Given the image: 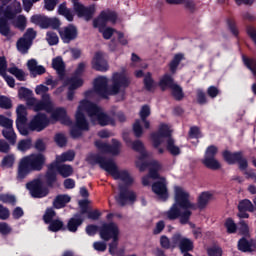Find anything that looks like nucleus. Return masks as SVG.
Returning a JSON list of instances; mask_svg holds the SVG:
<instances>
[{
    "label": "nucleus",
    "instance_id": "1",
    "mask_svg": "<svg viewBox=\"0 0 256 256\" xmlns=\"http://www.w3.org/2000/svg\"><path fill=\"white\" fill-rule=\"evenodd\" d=\"M91 165H99L106 173H109L114 179H120L123 183L118 185L119 194L116 201L120 207H125L127 203H135L137 195L133 190H129V186L133 185V178L127 170L119 171L117 164L113 159H107L99 154H92L87 158Z\"/></svg>",
    "mask_w": 256,
    "mask_h": 256
},
{
    "label": "nucleus",
    "instance_id": "2",
    "mask_svg": "<svg viewBox=\"0 0 256 256\" xmlns=\"http://www.w3.org/2000/svg\"><path fill=\"white\" fill-rule=\"evenodd\" d=\"M189 193L183 188L177 186L175 188L174 203L166 212V217L169 221L180 219L181 225H187L193 215L192 211H197V204L189 200Z\"/></svg>",
    "mask_w": 256,
    "mask_h": 256
},
{
    "label": "nucleus",
    "instance_id": "3",
    "mask_svg": "<svg viewBox=\"0 0 256 256\" xmlns=\"http://www.w3.org/2000/svg\"><path fill=\"white\" fill-rule=\"evenodd\" d=\"M131 85L129 78L122 73L115 72L112 76V85L105 76H99L94 80V91L102 99H109V95H119L121 89H127Z\"/></svg>",
    "mask_w": 256,
    "mask_h": 256
},
{
    "label": "nucleus",
    "instance_id": "4",
    "mask_svg": "<svg viewBox=\"0 0 256 256\" xmlns=\"http://www.w3.org/2000/svg\"><path fill=\"white\" fill-rule=\"evenodd\" d=\"M45 163H47V157H45L43 153H32L22 157L18 163L16 174L17 181L27 179V177L35 171H43Z\"/></svg>",
    "mask_w": 256,
    "mask_h": 256
},
{
    "label": "nucleus",
    "instance_id": "5",
    "mask_svg": "<svg viewBox=\"0 0 256 256\" xmlns=\"http://www.w3.org/2000/svg\"><path fill=\"white\" fill-rule=\"evenodd\" d=\"M57 173L60 177H63V179H67V177H71V175H73V166L59 162L50 163L44 176L45 183L50 189L55 187Z\"/></svg>",
    "mask_w": 256,
    "mask_h": 256
},
{
    "label": "nucleus",
    "instance_id": "6",
    "mask_svg": "<svg viewBox=\"0 0 256 256\" xmlns=\"http://www.w3.org/2000/svg\"><path fill=\"white\" fill-rule=\"evenodd\" d=\"M222 158L227 163V165L238 164V169L245 171L244 175L246 179H253L256 183V173L253 170L247 171L249 168V161L243 156V151L231 152L229 150H224L222 152Z\"/></svg>",
    "mask_w": 256,
    "mask_h": 256
},
{
    "label": "nucleus",
    "instance_id": "7",
    "mask_svg": "<svg viewBox=\"0 0 256 256\" xmlns=\"http://www.w3.org/2000/svg\"><path fill=\"white\" fill-rule=\"evenodd\" d=\"M72 3V9L78 19H84V21H91L93 17H95V13L97 12V7L95 4L86 6L81 3L79 0H70Z\"/></svg>",
    "mask_w": 256,
    "mask_h": 256
},
{
    "label": "nucleus",
    "instance_id": "8",
    "mask_svg": "<svg viewBox=\"0 0 256 256\" xmlns=\"http://www.w3.org/2000/svg\"><path fill=\"white\" fill-rule=\"evenodd\" d=\"M118 18L119 15L115 12V10H102L98 17L93 20V27L94 29H99V33H103V29L107 27V23H112V25H115Z\"/></svg>",
    "mask_w": 256,
    "mask_h": 256
},
{
    "label": "nucleus",
    "instance_id": "9",
    "mask_svg": "<svg viewBox=\"0 0 256 256\" xmlns=\"http://www.w3.org/2000/svg\"><path fill=\"white\" fill-rule=\"evenodd\" d=\"M2 15L3 16H0V35L11 39L13 34H11V25H9V21H13V19L17 17V14H15L13 7L6 6Z\"/></svg>",
    "mask_w": 256,
    "mask_h": 256
},
{
    "label": "nucleus",
    "instance_id": "10",
    "mask_svg": "<svg viewBox=\"0 0 256 256\" xmlns=\"http://www.w3.org/2000/svg\"><path fill=\"white\" fill-rule=\"evenodd\" d=\"M31 23L38 25L40 29H59L61 27V20L57 17L49 18L48 16L35 14L30 18Z\"/></svg>",
    "mask_w": 256,
    "mask_h": 256
},
{
    "label": "nucleus",
    "instance_id": "11",
    "mask_svg": "<svg viewBox=\"0 0 256 256\" xmlns=\"http://www.w3.org/2000/svg\"><path fill=\"white\" fill-rule=\"evenodd\" d=\"M26 189L33 199H43L49 195V186H45L43 180L39 178L27 182Z\"/></svg>",
    "mask_w": 256,
    "mask_h": 256
},
{
    "label": "nucleus",
    "instance_id": "12",
    "mask_svg": "<svg viewBox=\"0 0 256 256\" xmlns=\"http://www.w3.org/2000/svg\"><path fill=\"white\" fill-rule=\"evenodd\" d=\"M0 127H4L2 137L8 141L9 145L12 147L17 145V133H15V129H13V120L0 114Z\"/></svg>",
    "mask_w": 256,
    "mask_h": 256
},
{
    "label": "nucleus",
    "instance_id": "13",
    "mask_svg": "<svg viewBox=\"0 0 256 256\" xmlns=\"http://www.w3.org/2000/svg\"><path fill=\"white\" fill-rule=\"evenodd\" d=\"M16 129L20 135L27 137L29 135V127L27 126V107L19 104L16 109Z\"/></svg>",
    "mask_w": 256,
    "mask_h": 256
},
{
    "label": "nucleus",
    "instance_id": "14",
    "mask_svg": "<svg viewBox=\"0 0 256 256\" xmlns=\"http://www.w3.org/2000/svg\"><path fill=\"white\" fill-rule=\"evenodd\" d=\"M49 117L47 114L38 112L30 121L28 127V133L30 131H37V133H41V131H45L47 127H49Z\"/></svg>",
    "mask_w": 256,
    "mask_h": 256
},
{
    "label": "nucleus",
    "instance_id": "15",
    "mask_svg": "<svg viewBox=\"0 0 256 256\" xmlns=\"http://www.w3.org/2000/svg\"><path fill=\"white\" fill-rule=\"evenodd\" d=\"M56 31H58L61 41L67 45L79 37V30L74 24H68L62 28L59 26Z\"/></svg>",
    "mask_w": 256,
    "mask_h": 256
},
{
    "label": "nucleus",
    "instance_id": "16",
    "mask_svg": "<svg viewBox=\"0 0 256 256\" xmlns=\"http://www.w3.org/2000/svg\"><path fill=\"white\" fill-rule=\"evenodd\" d=\"M150 139L153 143L154 149H159V147H161L163 139H173V137H171L169 125L161 124L157 132L151 133Z\"/></svg>",
    "mask_w": 256,
    "mask_h": 256
},
{
    "label": "nucleus",
    "instance_id": "17",
    "mask_svg": "<svg viewBox=\"0 0 256 256\" xmlns=\"http://www.w3.org/2000/svg\"><path fill=\"white\" fill-rule=\"evenodd\" d=\"M28 107H32L33 111L39 113V111H46V113H53V102H51V95L43 94L41 100L35 98L34 104H29Z\"/></svg>",
    "mask_w": 256,
    "mask_h": 256
},
{
    "label": "nucleus",
    "instance_id": "18",
    "mask_svg": "<svg viewBox=\"0 0 256 256\" xmlns=\"http://www.w3.org/2000/svg\"><path fill=\"white\" fill-rule=\"evenodd\" d=\"M100 237L103 241L119 238V227L114 222L102 224L100 227Z\"/></svg>",
    "mask_w": 256,
    "mask_h": 256
},
{
    "label": "nucleus",
    "instance_id": "19",
    "mask_svg": "<svg viewBox=\"0 0 256 256\" xmlns=\"http://www.w3.org/2000/svg\"><path fill=\"white\" fill-rule=\"evenodd\" d=\"M95 147L102 151V153H110L111 155H119V151L121 149V142L119 140L113 138L112 145L104 143L101 140L95 141Z\"/></svg>",
    "mask_w": 256,
    "mask_h": 256
},
{
    "label": "nucleus",
    "instance_id": "20",
    "mask_svg": "<svg viewBox=\"0 0 256 256\" xmlns=\"http://www.w3.org/2000/svg\"><path fill=\"white\" fill-rule=\"evenodd\" d=\"M79 208H80V215L82 217L84 215H87V219H91V221H99V218L101 217V212L99 210H91L89 207V200L84 199L80 200L78 202Z\"/></svg>",
    "mask_w": 256,
    "mask_h": 256
},
{
    "label": "nucleus",
    "instance_id": "21",
    "mask_svg": "<svg viewBox=\"0 0 256 256\" xmlns=\"http://www.w3.org/2000/svg\"><path fill=\"white\" fill-rule=\"evenodd\" d=\"M152 191L157 195L160 201H167L169 199V189H167V183L165 178H162L160 181H156L152 184Z\"/></svg>",
    "mask_w": 256,
    "mask_h": 256
},
{
    "label": "nucleus",
    "instance_id": "22",
    "mask_svg": "<svg viewBox=\"0 0 256 256\" xmlns=\"http://www.w3.org/2000/svg\"><path fill=\"white\" fill-rule=\"evenodd\" d=\"M78 108L82 112L86 111L91 118L97 117L103 111V108L89 100L80 101Z\"/></svg>",
    "mask_w": 256,
    "mask_h": 256
},
{
    "label": "nucleus",
    "instance_id": "23",
    "mask_svg": "<svg viewBox=\"0 0 256 256\" xmlns=\"http://www.w3.org/2000/svg\"><path fill=\"white\" fill-rule=\"evenodd\" d=\"M92 69L95 71H100L101 73H105V71L109 70V64L103 58V53L96 52L92 59Z\"/></svg>",
    "mask_w": 256,
    "mask_h": 256
},
{
    "label": "nucleus",
    "instance_id": "24",
    "mask_svg": "<svg viewBox=\"0 0 256 256\" xmlns=\"http://www.w3.org/2000/svg\"><path fill=\"white\" fill-rule=\"evenodd\" d=\"M85 217L81 215V212L74 214L67 223V229L70 233H77V229L83 225Z\"/></svg>",
    "mask_w": 256,
    "mask_h": 256
},
{
    "label": "nucleus",
    "instance_id": "25",
    "mask_svg": "<svg viewBox=\"0 0 256 256\" xmlns=\"http://www.w3.org/2000/svg\"><path fill=\"white\" fill-rule=\"evenodd\" d=\"M18 98L21 101H26V105L29 107V105L35 104V97H33V90L27 88V87H20L18 89Z\"/></svg>",
    "mask_w": 256,
    "mask_h": 256
},
{
    "label": "nucleus",
    "instance_id": "26",
    "mask_svg": "<svg viewBox=\"0 0 256 256\" xmlns=\"http://www.w3.org/2000/svg\"><path fill=\"white\" fill-rule=\"evenodd\" d=\"M28 71H30V76L35 79L37 75H44L47 69L44 68L42 65H37V60L30 59L27 62Z\"/></svg>",
    "mask_w": 256,
    "mask_h": 256
},
{
    "label": "nucleus",
    "instance_id": "27",
    "mask_svg": "<svg viewBox=\"0 0 256 256\" xmlns=\"http://www.w3.org/2000/svg\"><path fill=\"white\" fill-rule=\"evenodd\" d=\"M52 119L60 121L62 125H71V118L67 116V110L65 108H56L52 111Z\"/></svg>",
    "mask_w": 256,
    "mask_h": 256
},
{
    "label": "nucleus",
    "instance_id": "28",
    "mask_svg": "<svg viewBox=\"0 0 256 256\" xmlns=\"http://www.w3.org/2000/svg\"><path fill=\"white\" fill-rule=\"evenodd\" d=\"M52 68L56 71L59 79L65 78V62L61 56L53 58Z\"/></svg>",
    "mask_w": 256,
    "mask_h": 256
},
{
    "label": "nucleus",
    "instance_id": "29",
    "mask_svg": "<svg viewBox=\"0 0 256 256\" xmlns=\"http://www.w3.org/2000/svg\"><path fill=\"white\" fill-rule=\"evenodd\" d=\"M75 126H77L78 129L89 131V122L87 121L85 114L79 108L75 114Z\"/></svg>",
    "mask_w": 256,
    "mask_h": 256
},
{
    "label": "nucleus",
    "instance_id": "30",
    "mask_svg": "<svg viewBox=\"0 0 256 256\" xmlns=\"http://www.w3.org/2000/svg\"><path fill=\"white\" fill-rule=\"evenodd\" d=\"M161 91H166L167 89L173 88L176 83L175 79H173V76L171 74H164L158 83Z\"/></svg>",
    "mask_w": 256,
    "mask_h": 256
},
{
    "label": "nucleus",
    "instance_id": "31",
    "mask_svg": "<svg viewBox=\"0 0 256 256\" xmlns=\"http://www.w3.org/2000/svg\"><path fill=\"white\" fill-rule=\"evenodd\" d=\"M96 121L100 127H107V125H115V119L109 116L103 110L96 116Z\"/></svg>",
    "mask_w": 256,
    "mask_h": 256
},
{
    "label": "nucleus",
    "instance_id": "32",
    "mask_svg": "<svg viewBox=\"0 0 256 256\" xmlns=\"http://www.w3.org/2000/svg\"><path fill=\"white\" fill-rule=\"evenodd\" d=\"M71 202V196L67 194H59L55 197L53 201L54 209H63L67 205V203Z\"/></svg>",
    "mask_w": 256,
    "mask_h": 256
},
{
    "label": "nucleus",
    "instance_id": "33",
    "mask_svg": "<svg viewBox=\"0 0 256 256\" xmlns=\"http://www.w3.org/2000/svg\"><path fill=\"white\" fill-rule=\"evenodd\" d=\"M213 199V194L211 192H202L197 200V209L203 210L207 205H209V202Z\"/></svg>",
    "mask_w": 256,
    "mask_h": 256
},
{
    "label": "nucleus",
    "instance_id": "34",
    "mask_svg": "<svg viewBox=\"0 0 256 256\" xmlns=\"http://www.w3.org/2000/svg\"><path fill=\"white\" fill-rule=\"evenodd\" d=\"M238 251L242 253H251L253 251V241L247 240V238L242 237L239 239L238 244Z\"/></svg>",
    "mask_w": 256,
    "mask_h": 256
},
{
    "label": "nucleus",
    "instance_id": "35",
    "mask_svg": "<svg viewBox=\"0 0 256 256\" xmlns=\"http://www.w3.org/2000/svg\"><path fill=\"white\" fill-rule=\"evenodd\" d=\"M144 89H146L149 93H153L155 91L157 84H155V80L153 79V74L151 72L146 73L143 79Z\"/></svg>",
    "mask_w": 256,
    "mask_h": 256
},
{
    "label": "nucleus",
    "instance_id": "36",
    "mask_svg": "<svg viewBox=\"0 0 256 256\" xmlns=\"http://www.w3.org/2000/svg\"><path fill=\"white\" fill-rule=\"evenodd\" d=\"M31 42L27 41L25 38H19L16 42V47L19 53L22 55H27L29 53V49H31Z\"/></svg>",
    "mask_w": 256,
    "mask_h": 256
},
{
    "label": "nucleus",
    "instance_id": "37",
    "mask_svg": "<svg viewBox=\"0 0 256 256\" xmlns=\"http://www.w3.org/2000/svg\"><path fill=\"white\" fill-rule=\"evenodd\" d=\"M58 15H62V17H65L67 21H73L75 15H73V12L71 9L67 8V3L63 2L58 6Z\"/></svg>",
    "mask_w": 256,
    "mask_h": 256
},
{
    "label": "nucleus",
    "instance_id": "38",
    "mask_svg": "<svg viewBox=\"0 0 256 256\" xmlns=\"http://www.w3.org/2000/svg\"><path fill=\"white\" fill-rule=\"evenodd\" d=\"M75 159V151L68 150L61 155H57L53 163H67V161H73Z\"/></svg>",
    "mask_w": 256,
    "mask_h": 256
},
{
    "label": "nucleus",
    "instance_id": "39",
    "mask_svg": "<svg viewBox=\"0 0 256 256\" xmlns=\"http://www.w3.org/2000/svg\"><path fill=\"white\" fill-rule=\"evenodd\" d=\"M65 85H69V89L77 90L79 87H83V79L78 76H72L65 81Z\"/></svg>",
    "mask_w": 256,
    "mask_h": 256
},
{
    "label": "nucleus",
    "instance_id": "40",
    "mask_svg": "<svg viewBox=\"0 0 256 256\" xmlns=\"http://www.w3.org/2000/svg\"><path fill=\"white\" fill-rule=\"evenodd\" d=\"M183 59H185V55L182 53L174 55L173 59L169 63V69L172 73H177V67H179Z\"/></svg>",
    "mask_w": 256,
    "mask_h": 256
},
{
    "label": "nucleus",
    "instance_id": "41",
    "mask_svg": "<svg viewBox=\"0 0 256 256\" xmlns=\"http://www.w3.org/2000/svg\"><path fill=\"white\" fill-rule=\"evenodd\" d=\"M48 231H51L52 233H57L59 231H65V224L63 221L59 219L52 220L48 223Z\"/></svg>",
    "mask_w": 256,
    "mask_h": 256
},
{
    "label": "nucleus",
    "instance_id": "42",
    "mask_svg": "<svg viewBox=\"0 0 256 256\" xmlns=\"http://www.w3.org/2000/svg\"><path fill=\"white\" fill-rule=\"evenodd\" d=\"M178 247L182 254L189 253V251H193V249H195L193 241L189 238H183Z\"/></svg>",
    "mask_w": 256,
    "mask_h": 256
},
{
    "label": "nucleus",
    "instance_id": "43",
    "mask_svg": "<svg viewBox=\"0 0 256 256\" xmlns=\"http://www.w3.org/2000/svg\"><path fill=\"white\" fill-rule=\"evenodd\" d=\"M238 211H248L249 213L255 212V206L249 199H243L238 203Z\"/></svg>",
    "mask_w": 256,
    "mask_h": 256
},
{
    "label": "nucleus",
    "instance_id": "44",
    "mask_svg": "<svg viewBox=\"0 0 256 256\" xmlns=\"http://www.w3.org/2000/svg\"><path fill=\"white\" fill-rule=\"evenodd\" d=\"M202 163L207 167V169H211L212 171H218V169H221V163L215 158H204Z\"/></svg>",
    "mask_w": 256,
    "mask_h": 256
},
{
    "label": "nucleus",
    "instance_id": "45",
    "mask_svg": "<svg viewBox=\"0 0 256 256\" xmlns=\"http://www.w3.org/2000/svg\"><path fill=\"white\" fill-rule=\"evenodd\" d=\"M170 89L172 90L171 95L175 101H183V99H185V92H183V88L179 84H176Z\"/></svg>",
    "mask_w": 256,
    "mask_h": 256
},
{
    "label": "nucleus",
    "instance_id": "46",
    "mask_svg": "<svg viewBox=\"0 0 256 256\" xmlns=\"http://www.w3.org/2000/svg\"><path fill=\"white\" fill-rule=\"evenodd\" d=\"M166 149L171 155H181V149L175 145V140L173 138L167 139Z\"/></svg>",
    "mask_w": 256,
    "mask_h": 256
},
{
    "label": "nucleus",
    "instance_id": "47",
    "mask_svg": "<svg viewBox=\"0 0 256 256\" xmlns=\"http://www.w3.org/2000/svg\"><path fill=\"white\" fill-rule=\"evenodd\" d=\"M8 73L14 75L18 81H25V71L19 69L17 66L8 68Z\"/></svg>",
    "mask_w": 256,
    "mask_h": 256
},
{
    "label": "nucleus",
    "instance_id": "48",
    "mask_svg": "<svg viewBox=\"0 0 256 256\" xmlns=\"http://www.w3.org/2000/svg\"><path fill=\"white\" fill-rule=\"evenodd\" d=\"M31 145V138L22 139L18 142L17 149L18 151H22V153H25V151H29V149H31Z\"/></svg>",
    "mask_w": 256,
    "mask_h": 256
},
{
    "label": "nucleus",
    "instance_id": "49",
    "mask_svg": "<svg viewBox=\"0 0 256 256\" xmlns=\"http://www.w3.org/2000/svg\"><path fill=\"white\" fill-rule=\"evenodd\" d=\"M159 169H161L159 162L153 160V166L151 168H149L148 177L150 179H159Z\"/></svg>",
    "mask_w": 256,
    "mask_h": 256
},
{
    "label": "nucleus",
    "instance_id": "50",
    "mask_svg": "<svg viewBox=\"0 0 256 256\" xmlns=\"http://www.w3.org/2000/svg\"><path fill=\"white\" fill-rule=\"evenodd\" d=\"M57 215V212L53 208H47L44 215H43V221L46 225H49Z\"/></svg>",
    "mask_w": 256,
    "mask_h": 256
},
{
    "label": "nucleus",
    "instance_id": "51",
    "mask_svg": "<svg viewBox=\"0 0 256 256\" xmlns=\"http://www.w3.org/2000/svg\"><path fill=\"white\" fill-rule=\"evenodd\" d=\"M196 101L198 105H207L208 103L207 94L201 88L196 90Z\"/></svg>",
    "mask_w": 256,
    "mask_h": 256
},
{
    "label": "nucleus",
    "instance_id": "52",
    "mask_svg": "<svg viewBox=\"0 0 256 256\" xmlns=\"http://www.w3.org/2000/svg\"><path fill=\"white\" fill-rule=\"evenodd\" d=\"M224 227L229 234L237 233V224L235 223L233 218H227L224 223Z\"/></svg>",
    "mask_w": 256,
    "mask_h": 256
},
{
    "label": "nucleus",
    "instance_id": "53",
    "mask_svg": "<svg viewBox=\"0 0 256 256\" xmlns=\"http://www.w3.org/2000/svg\"><path fill=\"white\" fill-rule=\"evenodd\" d=\"M0 201L2 203H8L9 205H12L13 207H15V205H17V198L11 194H0Z\"/></svg>",
    "mask_w": 256,
    "mask_h": 256
},
{
    "label": "nucleus",
    "instance_id": "54",
    "mask_svg": "<svg viewBox=\"0 0 256 256\" xmlns=\"http://www.w3.org/2000/svg\"><path fill=\"white\" fill-rule=\"evenodd\" d=\"M217 153H219V148H217L215 145H210L206 148L204 159L215 158Z\"/></svg>",
    "mask_w": 256,
    "mask_h": 256
},
{
    "label": "nucleus",
    "instance_id": "55",
    "mask_svg": "<svg viewBox=\"0 0 256 256\" xmlns=\"http://www.w3.org/2000/svg\"><path fill=\"white\" fill-rule=\"evenodd\" d=\"M2 167H7V169H11L13 165H15V155L9 154L6 155L1 162Z\"/></svg>",
    "mask_w": 256,
    "mask_h": 256
},
{
    "label": "nucleus",
    "instance_id": "56",
    "mask_svg": "<svg viewBox=\"0 0 256 256\" xmlns=\"http://www.w3.org/2000/svg\"><path fill=\"white\" fill-rule=\"evenodd\" d=\"M46 40L50 46L57 45L59 43V36H57V33L49 31L46 33Z\"/></svg>",
    "mask_w": 256,
    "mask_h": 256
},
{
    "label": "nucleus",
    "instance_id": "57",
    "mask_svg": "<svg viewBox=\"0 0 256 256\" xmlns=\"http://www.w3.org/2000/svg\"><path fill=\"white\" fill-rule=\"evenodd\" d=\"M188 137L190 139H201V128L198 126H191L188 132Z\"/></svg>",
    "mask_w": 256,
    "mask_h": 256
},
{
    "label": "nucleus",
    "instance_id": "58",
    "mask_svg": "<svg viewBox=\"0 0 256 256\" xmlns=\"http://www.w3.org/2000/svg\"><path fill=\"white\" fill-rule=\"evenodd\" d=\"M151 115V107L147 104L143 105L140 109L139 116L141 121H145Z\"/></svg>",
    "mask_w": 256,
    "mask_h": 256
},
{
    "label": "nucleus",
    "instance_id": "59",
    "mask_svg": "<svg viewBox=\"0 0 256 256\" xmlns=\"http://www.w3.org/2000/svg\"><path fill=\"white\" fill-rule=\"evenodd\" d=\"M37 37V32L33 28H28L24 33L22 39L27 40L31 44H33V40Z\"/></svg>",
    "mask_w": 256,
    "mask_h": 256
},
{
    "label": "nucleus",
    "instance_id": "60",
    "mask_svg": "<svg viewBox=\"0 0 256 256\" xmlns=\"http://www.w3.org/2000/svg\"><path fill=\"white\" fill-rule=\"evenodd\" d=\"M227 25L232 35H234V37H239V29H237V24L235 23V20L229 18L227 20Z\"/></svg>",
    "mask_w": 256,
    "mask_h": 256
},
{
    "label": "nucleus",
    "instance_id": "61",
    "mask_svg": "<svg viewBox=\"0 0 256 256\" xmlns=\"http://www.w3.org/2000/svg\"><path fill=\"white\" fill-rule=\"evenodd\" d=\"M238 231L239 234L243 235L244 237L249 236V225L247 224V222H245V220H241L239 222Z\"/></svg>",
    "mask_w": 256,
    "mask_h": 256
},
{
    "label": "nucleus",
    "instance_id": "62",
    "mask_svg": "<svg viewBox=\"0 0 256 256\" xmlns=\"http://www.w3.org/2000/svg\"><path fill=\"white\" fill-rule=\"evenodd\" d=\"M208 256H223V248L220 246H212L207 249Z\"/></svg>",
    "mask_w": 256,
    "mask_h": 256
},
{
    "label": "nucleus",
    "instance_id": "63",
    "mask_svg": "<svg viewBox=\"0 0 256 256\" xmlns=\"http://www.w3.org/2000/svg\"><path fill=\"white\" fill-rule=\"evenodd\" d=\"M13 102L7 96H0V109H11Z\"/></svg>",
    "mask_w": 256,
    "mask_h": 256
},
{
    "label": "nucleus",
    "instance_id": "64",
    "mask_svg": "<svg viewBox=\"0 0 256 256\" xmlns=\"http://www.w3.org/2000/svg\"><path fill=\"white\" fill-rule=\"evenodd\" d=\"M54 141L58 145V147H65V145H67V138L64 134L61 133L55 135Z\"/></svg>",
    "mask_w": 256,
    "mask_h": 256
}]
</instances>
